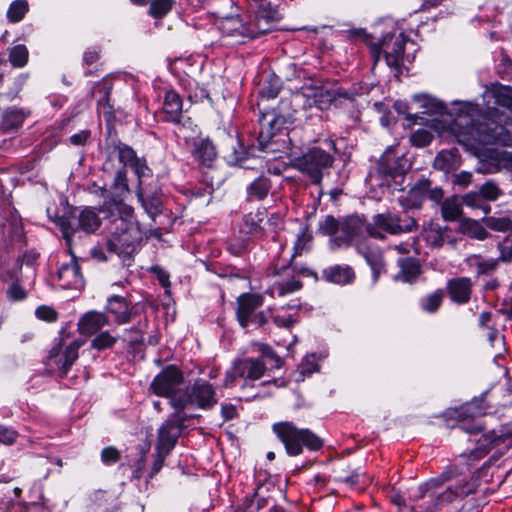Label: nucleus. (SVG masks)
I'll list each match as a JSON object with an SVG mask.
<instances>
[{"instance_id": "0e129e2a", "label": "nucleus", "mask_w": 512, "mask_h": 512, "mask_svg": "<svg viewBox=\"0 0 512 512\" xmlns=\"http://www.w3.org/2000/svg\"><path fill=\"white\" fill-rule=\"evenodd\" d=\"M119 158L125 164H132L135 160V153L130 147L123 146L119 148Z\"/></svg>"}, {"instance_id": "864d4df0", "label": "nucleus", "mask_w": 512, "mask_h": 512, "mask_svg": "<svg viewBox=\"0 0 512 512\" xmlns=\"http://www.w3.org/2000/svg\"><path fill=\"white\" fill-rule=\"evenodd\" d=\"M264 223L266 233H271L280 228L282 224V217L279 213L268 214V212L266 211Z\"/></svg>"}, {"instance_id": "cd10ccee", "label": "nucleus", "mask_w": 512, "mask_h": 512, "mask_svg": "<svg viewBox=\"0 0 512 512\" xmlns=\"http://www.w3.org/2000/svg\"><path fill=\"white\" fill-rule=\"evenodd\" d=\"M265 216L266 209L264 208L248 213L243 220L244 227L252 234H266Z\"/></svg>"}, {"instance_id": "2eb2a0df", "label": "nucleus", "mask_w": 512, "mask_h": 512, "mask_svg": "<svg viewBox=\"0 0 512 512\" xmlns=\"http://www.w3.org/2000/svg\"><path fill=\"white\" fill-rule=\"evenodd\" d=\"M237 319L241 327L246 328L253 318L254 311L263 304V297L259 294H242L237 298Z\"/></svg>"}, {"instance_id": "72a5a7b5", "label": "nucleus", "mask_w": 512, "mask_h": 512, "mask_svg": "<svg viewBox=\"0 0 512 512\" xmlns=\"http://www.w3.org/2000/svg\"><path fill=\"white\" fill-rule=\"evenodd\" d=\"M25 114L17 108L8 109L3 116L2 126L5 129H13L22 125Z\"/></svg>"}, {"instance_id": "bf43d9fd", "label": "nucleus", "mask_w": 512, "mask_h": 512, "mask_svg": "<svg viewBox=\"0 0 512 512\" xmlns=\"http://www.w3.org/2000/svg\"><path fill=\"white\" fill-rule=\"evenodd\" d=\"M17 438V432L12 428L0 425V442L6 445L12 444Z\"/></svg>"}, {"instance_id": "393cba45", "label": "nucleus", "mask_w": 512, "mask_h": 512, "mask_svg": "<svg viewBox=\"0 0 512 512\" xmlns=\"http://www.w3.org/2000/svg\"><path fill=\"white\" fill-rule=\"evenodd\" d=\"M302 287V283L300 280L295 278L294 276L289 277L287 275L286 277H283L279 281H275L269 288V293L271 296H279L284 297L288 294L294 293L298 290H300Z\"/></svg>"}, {"instance_id": "a19ab883", "label": "nucleus", "mask_w": 512, "mask_h": 512, "mask_svg": "<svg viewBox=\"0 0 512 512\" xmlns=\"http://www.w3.org/2000/svg\"><path fill=\"white\" fill-rule=\"evenodd\" d=\"M28 11V3L25 0H16L14 1L8 11L7 16L12 22H19L26 12Z\"/></svg>"}, {"instance_id": "0eeeda50", "label": "nucleus", "mask_w": 512, "mask_h": 512, "mask_svg": "<svg viewBox=\"0 0 512 512\" xmlns=\"http://www.w3.org/2000/svg\"><path fill=\"white\" fill-rule=\"evenodd\" d=\"M318 228L323 235L331 236L330 248L332 250L350 246L352 241V219L350 217L336 219L331 215H326L319 221Z\"/></svg>"}, {"instance_id": "09e8293b", "label": "nucleus", "mask_w": 512, "mask_h": 512, "mask_svg": "<svg viewBox=\"0 0 512 512\" xmlns=\"http://www.w3.org/2000/svg\"><path fill=\"white\" fill-rule=\"evenodd\" d=\"M299 372L303 376H309L318 371V363L315 354L307 355L298 367Z\"/></svg>"}, {"instance_id": "a878e982", "label": "nucleus", "mask_w": 512, "mask_h": 512, "mask_svg": "<svg viewBox=\"0 0 512 512\" xmlns=\"http://www.w3.org/2000/svg\"><path fill=\"white\" fill-rule=\"evenodd\" d=\"M400 271L395 276L396 280L411 283L420 275L421 268L417 260L405 258L399 260Z\"/></svg>"}, {"instance_id": "603ef678", "label": "nucleus", "mask_w": 512, "mask_h": 512, "mask_svg": "<svg viewBox=\"0 0 512 512\" xmlns=\"http://www.w3.org/2000/svg\"><path fill=\"white\" fill-rule=\"evenodd\" d=\"M391 150H392V148L389 147L386 150L385 154L381 157L380 162H379V169H380L381 173H384L391 177H396L398 175H401V173L396 168L391 166L389 163L390 162L389 153L391 152Z\"/></svg>"}, {"instance_id": "69168bd1", "label": "nucleus", "mask_w": 512, "mask_h": 512, "mask_svg": "<svg viewBox=\"0 0 512 512\" xmlns=\"http://www.w3.org/2000/svg\"><path fill=\"white\" fill-rule=\"evenodd\" d=\"M472 181V174L470 172H460L454 176V184H457L462 187H466Z\"/></svg>"}, {"instance_id": "f704fd0d", "label": "nucleus", "mask_w": 512, "mask_h": 512, "mask_svg": "<svg viewBox=\"0 0 512 512\" xmlns=\"http://www.w3.org/2000/svg\"><path fill=\"white\" fill-rule=\"evenodd\" d=\"M444 298V292L442 290H437L423 299H421L420 305L422 310L428 313L436 312L442 304Z\"/></svg>"}, {"instance_id": "680f3d73", "label": "nucleus", "mask_w": 512, "mask_h": 512, "mask_svg": "<svg viewBox=\"0 0 512 512\" xmlns=\"http://www.w3.org/2000/svg\"><path fill=\"white\" fill-rule=\"evenodd\" d=\"M36 316L39 319L49 321V322L55 321L57 318L56 312L52 308L47 307V306H41V307L37 308Z\"/></svg>"}, {"instance_id": "2f4dec72", "label": "nucleus", "mask_w": 512, "mask_h": 512, "mask_svg": "<svg viewBox=\"0 0 512 512\" xmlns=\"http://www.w3.org/2000/svg\"><path fill=\"white\" fill-rule=\"evenodd\" d=\"M270 190L269 180L265 177L255 179L248 188V197L250 199L262 200Z\"/></svg>"}, {"instance_id": "f8f14e48", "label": "nucleus", "mask_w": 512, "mask_h": 512, "mask_svg": "<svg viewBox=\"0 0 512 512\" xmlns=\"http://www.w3.org/2000/svg\"><path fill=\"white\" fill-rule=\"evenodd\" d=\"M504 444L505 447L512 445V424L502 426L498 430H492L483 434L477 440V448L471 452L474 458H481L490 448Z\"/></svg>"}, {"instance_id": "bb28decb", "label": "nucleus", "mask_w": 512, "mask_h": 512, "mask_svg": "<svg viewBox=\"0 0 512 512\" xmlns=\"http://www.w3.org/2000/svg\"><path fill=\"white\" fill-rule=\"evenodd\" d=\"M194 158L205 166H210L216 156L215 148L209 140L199 139L192 150Z\"/></svg>"}, {"instance_id": "c85d7f7f", "label": "nucleus", "mask_w": 512, "mask_h": 512, "mask_svg": "<svg viewBox=\"0 0 512 512\" xmlns=\"http://www.w3.org/2000/svg\"><path fill=\"white\" fill-rule=\"evenodd\" d=\"M101 224V220L94 208L86 207L78 216V227L86 233L96 231Z\"/></svg>"}, {"instance_id": "b1692460", "label": "nucleus", "mask_w": 512, "mask_h": 512, "mask_svg": "<svg viewBox=\"0 0 512 512\" xmlns=\"http://www.w3.org/2000/svg\"><path fill=\"white\" fill-rule=\"evenodd\" d=\"M322 278L330 283L344 285L350 282L352 272L348 265H333L322 271Z\"/></svg>"}, {"instance_id": "f03ea898", "label": "nucleus", "mask_w": 512, "mask_h": 512, "mask_svg": "<svg viewBox=\"0 0 512 512\" xmlns=\"http://www.w3.org/2000/svg\"><path fill=\"white\" fill-rule=\"evenodd\" d=\"M501 122V116H499L498 121L484 117L482 121L467 125L464 136H466L467 141H473L479 145L493 143L510 145L512 122L505 121L504 124H501Z\"/></svg>"}, {"instance_id": "e433bc0d", "label": "nucleus", "mask_w": 512, "mask_h": 512, "mask_svg": "<svg viewBox=\"0 0 512 512\" xmlns=\"http://www.w3.org/2000/svg\"><path fill=\"white\" fill-rule=\"evenodd\" d=\"M82 345L83 341L77 339L72 341L64 349H62V352L64 353V373H66L68 369L73 365V363L77 360L78 350Z\"/></svg>"}, {"instance_id": "de8ad7c7", "label": "nucleus", "mask_w": 512, "mask_h": 512, "mask_svg": "<svg viewBox=\"0 0 512 512\" xmlns=\"http://www.w3.org/2000/svg\"><path fill=\"white\" fill-rule=\"evenodd\" d=\"M433 139V134L425 129H419L415 131L411 137L410 142L416 147H425L430 144Z\"/></svg>"}, {"instance_id": "c03bdc74", "label": "nucleus", "mask_w": 512, "mask_h": 512, "mask_svg": "<svg viewBox=\"0 0 512 512\" xmlns=\"http://www.w3.org/2000/svg\"><path fill=\"white\" fill-rule=\"evenodd\" d=\"M462 229L471 237L478 240H484L488 236V232L477 221H466L462 224Z\"/></svg>"}, {"instance_id": "7ed1b4c3", "label": "nucleus", "mask_w": 512, "mask_h": 512, "mask_svg": "<svg viewBox=\"0 0 512 512\" xmlns=\"http://www.w3.org/2000/svg\"><path fill=\"white\" fill-rule=\"evenodd\" d=\"M272 430L290 456L301 454L303 446L311 450H317L322 446L321 440L315 434L308 429L297 428L292 422L275 423Z\"/></svg>"}, {"instance_id": "7c9ffc66", "label": "nucleus", "mask_w": 512, "mask_h": 512, "mask_svg": "<svg viewBox=\"0 0 512 512\" xmlns=\"http://www.w3.org/2000/svg\"><path fill=\"white\" fill-rule=\"evenodd\" d=\"M462 214V206L458 198L453 196L447 198L441 204V215L446 221H455Z\"/></svg>"}, {"instance_id": "4c0bfd02", "label": "nucleus", "mask_w": 512, "mask_h": 512, "mask_svg": "<svg viewBox=\"0 0 512 512\" xmlns=\"http://www.w3.org/2000/svg\"><path fill=\"white\" fill-rule=\"evenodd\" d=\"M110 90L111 86L106 82L98 84L95 87V91H98L101 94V97L98 99L99 109H101L108 118L112 115V107L109 104Z\"/></svg>"}, {"instance_id": "423d86ee", "label": "nucleus", "mask_w": 512, "mask_h": 512, "mask_svg": "<svg viewBox=\"0 0 512 512\" xmlns=\"http://www.w3.org/2000/svg\"><path fill=\"white\" fill-rule=\"evenodd\" d=\"M373 221L375 227H372L370 224L366 225V232L371 236L377 235L375 228H379L391 235L411 233L418 230V223L413 217L405 216L402 218L390 211L376 214L373 217Z\"/></svg>"}, {"instance_id": "5fc2aeb1", "label": "nucleus", "mask_w": 512, "mask_h": 512, "mask_svg": "<svg viewBox=\"0 0 512 512\" xmlns=\"http://www.w3.org/2000/svg\"><path fill=\"white\" fill-rule=\"evenodd\" d=\"M467 491H465L464 487L457 486L455 489L448 488L441 495H432L433 499L436 501H452L455 497L465 495Z\"/></svg>"}, {"instance_id": "dca6fc26", "label": "nucleus", "mask_w": 512, "mask_h": 512, "mask_svg": "<svg viewBox=\"0 0 512 512\" xmlns=\"http://www.w3.org/2000/svg\"><path fill=\"white\" fill-rule=\"evenodd\" d=\"M57 278L60 282V287L63 289H81L84 286L79 265L74 258H71L69 263L63 264L59 268Z\"/></svg>"}, {"instance_id": "e2e57ef3", "label": "nucleus", "mask_w": 512, "mask_h": 512, "mask_svg": "<svg viewBox=\"0 0 512 512\" xmlns=\"http://www.w3.org/2000/svg\"><path fill=\"white\" fill-rule=\"evenodd\" d=\"M7 293L10 299L16 301L23 300L26 297L24 289L17 284H12Z\"/></svg>"}, {"instance_id": "338daca9", "label": "nucleus", "mask_w": 512, "mask_h": 512, "mask_svg": "<svg viewBox=\"0 0 512 512\" xmlns=\"http://www.w3.org/2000/svg\"><path fill=\"white\" fill-rule=\"evenodd\" d=\"M89 131H81L79 133H76L70 137V142L73 145H83L86 143L87 139L89 138Z\"/></svg>"}, {"instance_id": "5701e85b", "label": "nucleus", "mask_w": 512, "mask_h": 512, "mask_svg": "<svg viewBox=\"0 0 512 512\" xmlns=\"http://www.w3.org/2000/svg\"><path fill=\"white\" fill-rule=\"evenodd\" d=\"M107 310L114 315L117 324L128 323L132 316L129 304L120 296H113L108 299Z\"/></svg>"}, {"instance_id": "49530a36", "label": "nucleus", "mask_w": 512, "mask_h": 512, "mask_svg": "<svg viewBox=\"0 0 512 512\" xmlns=\"http://www.w3.org/2000/svg\"><path fill=\"white\" fill-rule=\"evenodd\" d=\"M479 191H480V194L482 195L483 199L486 201H495L501 195L500 188L493 181H487L486 183H484L480 187Z\"/></svg>"}, {"instance_id": "79ce46f5", "label": "nucleus", "mask_w": 512, "mask_h": 512, "mask_svg": "<svg viewBox=\"0 0 512 512\" xmlns=\"http://www.w3.org/2000/svg\"><path fill=\"white\" fill-rule=\"evenodd\" d=\"M365 260L372 270L373 282H376L384 269L383 258L378 253H368L365 254Z\"/></svg>"}, {"instance_id": "774afa93", "label": "nucleus", "mask_w": 512, "mask_h": 512, "mask_svg": "<svg viewBox=\"0 0 512 512\" xmlns=\"http://www.w3.org/2000/svg\"><path fill=\"white\" fill-rule=\"evenodd\" d=\"M238 377H240V376L237 372V362H235L233 367L226 373L224 386L225 387L231 386L235 382L236 378H238Z\"/></svg>"}, {"instance_id": "ddd939ff", "label": "nucleus", "mask_w": 512, "mask_h": 512, "mask_svg": "<svg viewBox=\"0 0 512 512\" xmlns=\"http://www.w3.org/2000/svg\"><path fill=\"white\" fill-rule=\"evenodd\" d=\"M182 421L179 412L174 413L158 430L157 451L159 456H166L175 446L180 434L178 422Z\"/></svg>"}, {"instance_id": "4468645a", "label": "nucleus", "mask_w": 512, "mask_h": 512, "mask_svg": "<svg viewBox=\"0 0 512 512\" xmlns=\"http://www.w3.org/2000/svg\"><path fill=\"white\" fill-rule=\"evenodd\" d=\"M332 99L331 93L322 87L304 88L295 95V100L302 102L304 108L316 107L320 110L328 108Z\"/></svg>"}, {"instance_id": "58836bf2", "label": "nucleus", "mask_w": 512, "mask_h": 512, "mask_svg": "<svg viewBox=\"0 0 512 512\" xmlns=\"http://www.w3.org/2000/svg\"><path fill=\"white\" fill-rule=\"evenodd\" d=\"M495 102L512 112V90L509 87L499 85L492 89Z\"/></svg>"}, {"instance_id": "473e14b6", "label": "nucleus", "mask_w": 512, "mask_h": 512, "mask_svg": "<svg viewBox=\"0 0 512 512\" xmlns=\"http://www.w3.org/2000/svg\"><path fill=\"white\" fill-rule=\"evenodd\" d=\"M118 340V336H114L110 331H100L91 341V348L101 351L112 348Z\"/></svg>"}, {"instance_id": "412c9836", "label": "nucleus", "mask_w": 512, "mask_h": 512, "mask_svg": "<svg viewBox=\"0 0 512 512\" xmlns=\"http://www.w3.org/2000/svg\"><path fill=\"white\" fill-rule=\"evenodd\" d=\"M166 120L173 123H180L182 116V100L174 91H167L162 107Z\"/></svg>"}, {"instance_id": "a18cd8bd", "label": "nucleus", "mask_w": 512, "mask_h": 512, "mask_svg": "<svg viewBox=\"0 0 512 512\" xmlns=\"http://www.w3.org/2000/svg\"><path fill=\"white\" fill-rule=\"evenodd\" d=\"M284 309L285 307H282L281 310L273 316V322L278 327L288 329L298 322V316L296 313L283 314L282 311Z\"/></svg>"}, {"instance_id": "a211bd4d", "label": "nucleus", "mask_w": 512, "mask_h": 512, "mask_svg": "<svg viewBox=\"0 0 512 512\" xmlns=\"http://www.w3.org/2000/svg\"><path fill=\"white\" fill-rule=\"evenodd\" d=\"M429 190V180H419L407 193L406 196L399 199L400 205L408 209H419L425 199Z\"/></svg>"}, {"instance_id": "9d476101", "label": "nucleus", "mask_w": 512, "mask_h": 512, "mask_svg": "<svg viewBox=\"0 0 512 512\" xmlns=\"http://www.w3.org/2000/svg\"><path fill=\"white\" fill-rule=\"evenodd\" d=\"M220 31L230 37L255 38L268 32L267 25L252 24L239 16H230L219 22Z\"/></svg>"}, {"instance_id": "4be33fe9", "label": "nucleus", "mask_w": 512, "mask_h": 512, "mask_svg": "<svg viewBox=\"0 0 512 512\" xmlns=\"http://www.w3.org/2000/svg\"><path fill=\"white\" fill-rule=\"evenodd\" d=\"M266 370L265 364L259 359L246 358L237 361V372L240 377L257 380Z\"/></svg>"}, {"instance_id": "3c124183", "label": "nucleus", "mask_w": 512, "mask_h": 512, "mask_svg": "<svg viewBox=\"0 0 512 512\" xmlns=\"http://www.w3.org/2000/svg\"><path fill=\"white\" fill-rule=\"evenodd\" d=\"M64 353L60 345L53 347L48 356L49 365H54L57 369L64 373Z\"/></svg>"}, {"instance_id": "8fccbe9b", "label": "nucleus", "mask_w": 512, "mask_h": 512, "mask_svg": "<svg viewBox=\"0 0 512 512\" xmlns=\"http://www.w3.org/2000/svg\"><path fill=\"white\" fill-rule=\"evenodd\" d=\"M502 262H510L512 260V232L508 234L498 245Z\"/></svg>"}, {"instance_id": "4d7b16f0", "label": "nucleus", "mask_w": 512, "mask_h": 512, "mask_svg": "<svg viewBox=\"0 0 512 512\" xmlns=\"http://www.w3.org/2000/svg\"><path fill=\"white\" fill-rule=\"evenodd\" d=\"M418 100H422L423 107L426 108L425 113H441L444 109L442 103L435 101L434 99H429L427 97L418 98Z\"/></svg>"}, {"instance_id": "13d9d810", "label": "nucleus", "mask_w": 512, "mask_h": 512, "mask_svg": "<svg viewBox=\"0 0 512 512\" xmlns=\"http://www.w3.org/2000/svg\"><path fill=\"white\" fill-rule=\"evenodd\" d=\"M119 457V451L115 447H106L101 452V459L105 464L115 463Z\"/></svg>"}, {"instance_id": "6e6d98bb", "label": "nucleus", "mask_w": 512, "mask_h": 512, "mask_svg": "<svg viewBox=\"0 0 512 512\" xmlns=\"http://www.w3.org/2000/svg\"><path fill=\"white\" fill-rule=\"evenodd\" d=\"M482 195L479 192H471L463 197V203L472 208H483Z\"/></svg>"}, {"instance_id": "20e7f679", "label": "nucleus", "mask_w": 512, "mask_h": 512, "mask_svg": "<svg viewBox=\"0 0 512 512\" xmlns=\"http://www.w3.org/2000/svg\"><path fill=\"white\" fill-rule=\"evenodd\" d=\"M218 402L214 387L204 379H196L190 387L184 389L182 398L173 400V408L181 412L188 407L211 409Z\"/></svg>"}, {"instance_id": "aec40b11", "label": "nucleus", "mask_w": 512, "mask_h": 512, "mask_svg": "<svg viewBox=\"0 0 512 512\" xmlns=\"http://www.w3.org/2000/svg\"><path fill=\"white\" fill-rule=\"evenodd\" d=\"M471 280L466 277L450 280L447 285L451 299L463 304L469 301L471 295Z\"/></svg>"}, {"instance_id": "c756f323", "label": "nucleus", "mask_w": 512, "mask_h": 512, "mask_svg": "<svg viewBox=\"0 0 512 512\" xmlns=\"http://www.w3.org/2000/svg\"><path fill=\"white\" fill-rule=\"evenodd\" d=\"M277 12L266 0H261L258 7L257 16L252 24L267 25L268 31L271 24L276 20Z\"/></svg>"}, {"instance_id": "ea45409f", "label": "nucleus", "mask_w": 512, "mask_h": 512, "mask_svg": "<svg viewBox=\"0 0 512 512\" xmlns=\"http://www.w3.org/2000/svg\"><path fill=\"white\" fill-rule=\"evenodd\" d=\"M28 56L29 52L27 47L25 45L19 44L11 49L9 60L14 67L21 68L26 65Z\"/></svg>"}, {"instance_id": "1a4fd4ad", "label": "nucleus", "mask_w": 512, "mask_h": 512, "mask_svg": "<svg viewBox=\"0 0 512 512\" xmlns=\"http://www.w3.org/2000/svg\"><path fill=\"white\" fill-rule=\"evenodd\" d=\"M405 42L403 34L387 35L379 44L373 46L372 53L378 59L380 52H382L389 67L399 68L403 61Z\"/></svg>"}, {"instance_id": "6ab92c4d", "label": "nucleus", "mask_w": 512, "mask_h": 512, "mask_svg": "<svg viewBox=\"0 0 512 512\" xmlns=\"http://www.w3.org/2000/svg\"><path fill=\"white\" fill-rule=\"evenodd\" d=\"M425 240L433 248H440L446 242L455 247L457 242L456 238L451 236V229L449 227L433 223L426 229Z\"/></svg>"}, {"instance_id": "6e6552de", "label": "nucleus", "mask_w": 512, "mask_h": 512, "mask_svg": "<svg viewBox=\"0 0 512 512\" xmlns=\"http://www.w3.org/2000/svg\"><path fill=\"white\" fill-rule=\"evenodd\" d=\"M333 164V157L320 148H312L296 160V167L314 184H320L325 170Z\"/></svg>"}, {"instance_id": "f257e3e1", "label": "nucleus", "mask_w": 512, "mask_h": 512, "mask_svg": "<svg viewBox=\"0 0 512 512\" xmlns=\"http://www.w3.org/2000/svg\"><path fill=\"white\" fill-rule=\"evenodd\" d=\"M112 188L113 192L109 195H106L105 189L100 188L102 196L105 197L101 210L111 214L118 213L114 219L116 231L107 240V248L125 260L135 253L141 240V231L134 221L133 208L124 203V198L129 193L124 171H117Z\"/></svg>"}, {"instance_id": "052dcab7", "label": "nucleus", "mask_w": 512, "mask_h": 512, "mask_svg": "<svg viewBox=\"0 0 512 512\" xmlns=\"http://www.w3.org/2000/svg\"><path fill=\"white\" fill-rule=\"evenodd\" d=\"M498 265L497 259H489L481 261L477 264V273L479 275L482 274H490L492 273Z\"/></svg>"}, {"instance_id": "9b49d317", "label": "nucleus", "mask_w": 512, "mask_h": 512, "mask_svg": "<svg viewBox=\"0 0 512 512\" xmlns=\"http://www.w3.org/2000/svg\"><path fill=\"white\" fill-rule=\"evenodd\" d=\"M458 427L469 434H476L482 430L483 424L480 417L485 414L484 408L477 401L465 404L456 410Z\"/></svg>"}, {"instance_id": "f3484780", "label": "nucleus", "mask_w": 512, "mask_h": 512, "mask_svg": "<svg viewBox=\"0 0 512 512\" xmlns=\"http://www.w3.org/2000/svg\"><path fill=\"white\" fill-rule=\"evenodd\" d=\"M109 320L104 313L89 311L78 321V331L82 335L91 336L97 334L108 324Z\"/></svg>"}, {"instance_id": "39448f33", "label": "nucleus", "mask_w": 512, "mask_h": 512, "mask_svg": "<svg viewBox=\"0 0 512 512\" xmlns=\"http://www.w3.org/2000/svg\"><path fill=\"white\" fill-rule=\"evenodd\" d=\"M183 383V372L175 365H168L154 377L150 390L157 396L167 398L173 407L174 398H182L184 389L179 386Z\"/></svg>"}, {"instance_id": "c9c22d12", "label": "nucleus", "mask_w": 512, "mask_h": 512, "mask_svg": "<svg viewBox=\"0 0 512 512\" xmlns=\"http://www.w3.org/2000/svg\"><path fill=\"white\" fill-rule=\"evenodd\" d=\"M311 241L312 235L309 233L307 227H301L294 243L293 256L295 257L301 255L305 251H308L311 248Z\"/></svg>"}, {"instance_id": "37998d69", "label": "nucleus", "mask_w": 512, "mask_h": 512, "mask_svg": "<svg viewBox=\"0 0 512 512\" xmlns=\"http://www.w3.org/2000/svg\"><path fill=\"white\" fill-rule=\"evenodd\" d=\"M172 0H153L150 5V15L155 18L165 16L172 8Z\"/></svg>"}]
</instances>
